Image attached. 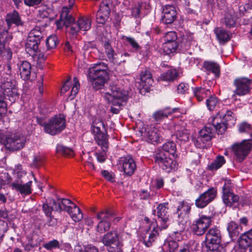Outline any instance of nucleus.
<instances>
[{"label": "nucleus", "instance_id": "a211bd4d", "mask_svg": "<svg viewBox=\"0 0 252 252\" xmlns=\"http://www.w3.org/2000/svg\"><path fill=\"white\" fill-rule=\"evenodd\" d=\"M96 218L101 220L97 225V231L101 233L108 231L110 228V213L109 210L98 213Z\"/></svg>", "mask_w": 252, "mask_h": 252}, {"label": "nucleus", "instance_id": "2f4dec72", "mask_svg": "<svg viewBox=\"0 0 252 252\" xmlns=\"http://www.w3.org/2000/svg\"><path fill=\"white\" fill-rule=\"evenodd\" d=\"M69 10L67 8H63L60 15V22L68 27L74 23L73 17L68 14Z\"/></svg>", "mask_w": 252, "mask_h": 252}, {"label": "nucleus", "instance_id": "4c0bfd02", "mask_svg": "<svg viewBox=\"0 0 252 252\" xmlns=\"http://www.w3.org/2000/svg\"><path fill=\"white\" fill-rule=\"evenodd\" d=\"M178 76V72L175 69H170L160 75V79L162 81H172Z\"/></svg>", "mask_w": 252, "mask_h": 252}, {"label": "nucleus", "instance_id": "2eb2a0df", "mask_svg": "<svg viewBox=\"0 0 252 252\" xmlns=\"http://www.w3.org/2000/svg\"><path fill=\"white\" fill-rule=\"evenodd\" d=\"M252 80L246 77H240L236 78L234 81V85L235 90L234 91V94L243 96L248 94L251 90Z\"/></svg>", "mask_w": 252, "mask_h": 252}, {"label": "nucleus", "instance_id": "bf43d9fd", "mask_svg": "<svg viewBox=\"0 0 252 252\" xmlns=\"http://www.w3.org/2000/svg\"><path fill=\"white\" fill-rule=\"evenodd\" d=\"M177 36L175 32H167L164 36L165 42H177Z\"/></svg>", "mask_w": 252, "mask_h": 252}, {"label": "nucleus", "instance_id": "423d86ee", "mask_svg": "<svg viewBox=\"0 0 252 252\" xmlns=\"http://www.w3.org/2000/svg\"><path fill=\"white\" fill-rule=\"evenodd\" d=\"M40 30V28L38 27L32 30L29 32L27 40L26 49L28 53L31 52L32 55H35L38 52V46L43 39V36Z\"/></svg>", "mask_w": 252, "mask_h": 252}, {"label": "nucleus", "instance_id": "052dcab7", "mask_svg": "<svg viewBox=\"0 0 252 252\" xmlns=\"http://www.w3.org/2000/svg\"><path fill=\"white\" fill-rule=\"evenodd\" d=\"M61 203L63 208V210L67 212H69V210L72 208V207L69 206V205L73 204L74 205V204L70 200L64 198H61Z\"/></svg>", "mask_w": 252, "mask_h": 252}, {"label": "nucleus", "instance_id": "412c9836", "mask_svg": "<svg viewBox=\"0 0 252 252\" xmlns=\"http://www.w3.org/2000/svg\"><path fill=\"white\" fill-rule=\"evenodd\" d=\"M177 12L174 6L166 5L162 9L161 21L166 24L172 23L176 18Z\"/></svg>", "mask_w": 252, "mask_h": 252}, {"label": "nucleus", "instance_id": "9d476101", "mask_svg": "<svg viewBox=\"0 0 252 252\" xmlns=\"http://www.w3.org/2000/svg\"><path fill=\"white\" fill-rule=\"evenodd\" d=\"M252 140H244L240 143H236L232 146V150L237 160L242 162L248 156L251 150Z\"/></svg>", "mask_w": 252, "mask_h": 252}, {"label": "nucleus", "instance_id": "ddd939ff", "mask_svg": "<svg viewBox=\"0 0 252 252\" xmlns=\"http://www.w3.org/2000/svg\"><path fill=\"white\" fill-rule=\"evenodd\" d=\"M118 166L120 170L126 176L132 175L136 167L135 162L130 156L120 158L118 160Z\"/></svg>", "mask_w": 252, "mask_h": 252}, {"label": "nucleus", "instance_id": "f8f14e48", "mask_svg": "<svg viewBox=\"0 0 252 252\" xmlns=\"http://www.w3.org/2000/svg\"><path fill=\"white\" fill-rule=\"evenodd\" d=\"M25 140L24 137L15 134L7 135L4 141L5 148L10 151L19 150L24 147Z\"/></svg>", "mask_w": 252, "mask_h": 252}, {"label": "nucleus", "instance_id": "0e129e2a", "mask_svg": "<svg viewBox=\"0 0 252 252\" xmlns=\"http://www.w3.org/2000/svg\"><path fill=\"white\" fill-rule=\"evenodd\" d=\"M102 151L100 153H96V156L98 161L100 162H104L106 159V152L109 148V146L105 150L103 149L102 146H100Z\"/></svg>", "mask_w": 252, "mask_h": 252}, {"label": "nucleus", "instance_id": "8fccbe9b", "mask_svg": "<svg viewBox=\"0 0 252 252\" xmlns=\"http://www.w3.org/2000/svg\"><path fill=\"white\" fill-rule=\"evenodd\" d=\"M58 43V39L55 35L49 36L46 40V44L48 50L55 48Z\"/></svg>", "mask_w": 252, "mask_h": 252}, {"label": "nucleus", "instance_id": "6e6d98bb", "mask_svg": "<svg viewBox=\"0 0 252 252\" xmlns=\"http://www.w3.org/2000/svg\"><path fill=\"white\" fill-rule=\"evenodd\" d=\"M109 34V33H106L105 35L103 34V36L102 37L101 39L103 46L106 49V53L108 55V56H109V55H110V43L108 36ZM108 57L109 59H110V58L109 57Z\"/></svg>", "mask_w": 252, "mask_h": 252}, {"label": "nucleus", "instance_id": "69168bd1", "mask_svg": "<svg viewBox=\"0 0 252 252\" xmlns=\"http://www.w3.org/2000/svg\"><path fill=\"white\" fill-rule=\"evenodd\" d=\"M42 211L47 217H51L53 211V207L49 206L48 203H44L42 205Z\"/></svg>", "mask_w": 252, "mask_h": 252}, {"label": "nucleus", "instance_id": "c9c22d12", "mask_svg": "<svg viewBox=\"0 0 252 252\" xmlns=\"http://www.w3.org/2000/svg\"><path fill=\"white\" fill-rule=\"evenodd\" d=\"M252 244V228L244 233L239 239V244L243 247H249Z\"/></svg>", "mask_w": 252, "mask_h": 252}, {"label": "nucleus", "instance_id": "603ef678", "mask_svg": "<svg viewBox=\"0 0 252 252\" xmlns=\"http://www.w3.org/2000/svg\"><path fill=\"white\" fill-rule=\"evenodd\" d=\"M124 39L126 42L130 45L133 51L137 52L141 49V46L136 41V40L133 37L129 36H125L124 37Z\"/></svg>", "mask_w": 252, "mask_h": 252}, {"label": "nucleus", "instance_id": "49530a36", "mask_svg": "<svg viewBox=\"0 0 252 252\" xmlns=\"http://www.w3.org/2000/svg\"><path fill=\"white\" fill-rule=\"evenodd\" d=\"M3 91H0V118L7 111V104Z\"/></svg>", "mask_w": 252, "mask_h": 252}, {"label": "nucleus", "instance_id": "f257e3e1", "mask_svg": "<svg viewBox=\"0 0 252 252\" xmlns=\"http://www.w3.org/2000/svg\"><path fill=\"white\" fill-rule=\"evenodd\" d=\"M168 154L174 158L177 157L176 146L173 141L165 143L161 149H158L154 156L155 161L163 170L167 172L174 170L177 166V162L169 157Z\"/></svg>", "mask_w": 252, "mask_h": 252}, {"label": "nucleus", "instance_id": "aec40b11", "mask_svg": "<svg viewBox=\"0 0 252 252\" xmlns=\"http://www.w3.org/2000/svg\"><path fill=\"white\" fill-rule=\"evenodd\" d=\"M5 21L7 26V29L6 30L10 29L12 25L16 27L23 26L24 22L22 20L20 14L15 10L6 14L5 17Z\"/></svg>", "mask_w": 252, "mask_h": 252}, {"label": "nucleus", "instance_id": "864d4df0", "mask_svg": "<svg viewBox=\"0 0 252 252\" xmlns=\"http://www.w3.org/2000/svg\"><path fill=\"white\" fill-rule=\"evenodd\" d=\"M3 94L4 96L6 95L8 97H9V99L13 102L15 100V99L18 97V93L17 87H15L11 90H6V92H3Z\"/></svg>", "mask_w": 252, "mask_h": 252}, {"label": "nucleus", "instance_id": "f704fd0d", "mask_svg": "<svg viewBox=\"0 0 252 252\" xmlns=\"http://www.w3.org/2000/svg\"><path fill=\"white\" fill-rule=\"evenodd\" d=\"M194 42L193 34L191 33H186L182 36L180 46L184 49L188 50Z\"/></svg>", "mask_w": 252, "mask_h": 252}, {"label": "nucleus", "instance_id": "39448f33", "mask_svg": "<svg viewBox=\"0 0 252 252\" xmlns=\"http://www.w3.org/2000/svg\"><path fill=\"white\" fill-rule=\"evenodd\" d=\"M233 115V113L231 111H227L224 113L222 110H218L216 116H213L209 118V123L216 128V131L218 134H222L226 129L227 126L226 124L223 122L221 117L223 116V118L225 121H232L231 123L233 124L235 120Z\"/></svg>", "mask_w": 252, "mask_h": 252}, {"label": "nucleus", "instance_id": "338daca9", "mask_svg": "<svg viewBox=\"0 0 252 252\" xmlns=\"http://www.w3.org/2000/svg\"><path fill=\"white\" fill-rule=\"evenodd\" d=\"M232 186L230 181L226 180L225 181V183L222 187V192L223 194H227L230 192H232Z\"/></svg>", "mask_w": 252, "mask_h": 252}, {"label": "nucleus", "instance_id": "3c124183", "mask_svg": "<svg viewBox=\"0 0 252 252\" xmlns=\"http://www.w3.org/2000/svg\"><path fill=\"white\" fill-rule=\"evenodd\" d=\"M61 246L59 241L54 239L43 245V247L48 251H52L54 249H60Z\"/></svg>", "mask_w": 252, "mask_h": 252}, {"label": "nucleus", "instance_id": "a19ab883", "mask_svg": "<svg viewBox=\"0 0 252 252\" xmlns=\"http://www.w3.org/2000/svg\"><path fill=\"white\" fill-rule=\"evenodd\" d=\"M225 162V161L223 156H218L216 159L208 165V168L212 171L217 170L221 167Z\"/></svg>", "mask_w": 252, "mask_h": 252}, {"label": "nucleus", "instance_id": "b1692460", "mask_svg": "<svg viewBox=\"0 0 252 252\" xmlns=\"http://www.w3.org/2000/svg\"><path fill=\"white\" fill-rule=\"evenodd\" d=\"M175 130L176 138L178 140L184 142L189 141L190 137V132L184 125H176Z\"/></svg>", "mask_w": 252, "mask_h": 252}, {"label": "nucleus", "instance_id": "20e7f679", "mask_svg": "<svg viewBox=\"0 0 252 252\" xmlns=\"http://www.w3.org/2000/svg\"><path fill=\"white\" fill-rule=\"evenodd\" d=\"M221 236L220 230L216 227L210 228L206 232L202 247L206 252H219L220 247Z\"/></svg>", "mask_w": 252, "mask_h": 252}, {"label": "nucleus", "instance_id": "7ed1b4c3", "mask_svg": "<svg viewBox=\"0 0 252 252\" xmlns=\"http://www.w3.org/2000/svg\"><path fill=\"white\" fill-rule=\"evenodd\" d=\"M108 67L104 63L96 64L88 70V78L93 88L101 89L109 79Z\"/></svg>", "mask_w": 252, "mask_h": 252}, {"label": "nucleus", "instance_id": "09e8293b", "mask_svg": "<svg viewBox=\"0 0 252 252\" xmlns=\"http://www.w3.org/2000/svg\"><path fill=\"white\" fill-rule=\"evenodd\" d=\"M78 26L80 28V30L87 31L91 28V22L87 18L82 17L77 21Z\"/></svg>", "mask_w": 252, "mask_h": 252}, {"label": "nucleus", "instance_id": "de8ad7c7", "mask_svg": "<svg viewBox=\"0 0 252 252\" xmlns=\"http://www.w3.org/2000/svg\"><path fill=\"white\" fill-rule=\"evenodd\" d=\"M56 152L65 156H72L73 155V151L71 149L64 147L62 145L58 144L57 146Z\"/></svg>", "mask_w": 252, "mask_h": 252}, {"label": "nucleus", "instance_id": "6ab92c4d", "mask_svg": "<svg viewBox=\"0 0 252 252\" xmlns=\"http://www.w3.org/2000/svg\"><path fill=\"white\" fill-rule=\"evenodd\" d=\"M110 0H103L100 5L99 10L96 15V19L97 23L104 24L109 17L110 9L109 4Z\"/></svg>", "mask_w": 252, "mask_h": 252}, {"label": "nucleus", "instance_id": "a18cd8bd", "mask_svg": "<svg viewBox=\"0 0 252 252\" xmlns=\"http://www.w3.org/2000/svg\"><path fill=\"white\" fill-rule=\"evenodd\" d=\"M180 228L175 231L169 238L177 242L181 241L183 239V233L185 230V227L183 224H179Z\"/></svg>", "mask_w": 252, "mask_h": 252}, {"label": "nucleus", "instance_id": "e433bc0d", "mask_svg": "<svg viewBox=\"0 0 252 252\" xmlns=\"http://www.w3.org/2000/svg\"><path fill=\"white\" fill-rule=\"evenodd\" d=\"M222 198L224 203L228 206H231L235 203H237L239 200V196L233 192L222 194Z\"/></svg>", "mask_w": 252, "mask_h": 252}, {"label": "nucleus", "instance_id": "4d7b16f0", "mask_svg": "<svg viewBox=\"0 0 252 252\" xmlns=\"http://www.w3.org/2000/svg\"><path fill=\"white\" fill-rule=\"evenodd\" d=\"M74 85L70 92V99H73L76 95L78 94L80 84L77 77L73 78Z\"/></svg>", "mask_w": 252, "mask_h": 252}, {"label": "nucleus", "instance_id": "774afa93", "mask_svg": "<svg viewBox=\"0 0 252 252\" xmlns=\"http://www.w3.org/2000/svg\"><path fill=\"white\" fill-rule=\"evenodd\" d=\"M79 252H98V249L94 246L88 245L84 249H81Z\"/></svg>", "mask_w": 252, "mask_h": 252}, {"label": "nucleus", "instance_id": "cd10ccee", "mask_svg": "<svg viewBox=\"0 0 252 252\" xmlns=\"http://www.w3.org/2000/svg\"><path fill=\"white\" fill-rule=\"evenodd\" d=\"M194 96L198 101H202L207 96L211 94V90L204 87H196L192 88Z\"/></svg>", "mask_w": 252, "mask_h": 252}, {"label": "nucleus", "instance_id": "5701e85b", "mask_svg": "<svg viewBox=\"0 0 252 252\" xmlns=\"http://www.w3.org/2000/svg\"><path fill=\"white\" fill-rule=\"evenodd\" d=\"M21 180H16L12 184L13 189L19 191L22 195H29L32 193L31 185L32 181H29L25 184Z\"/></svg>", "mask_w": 252, "mask_h": 252}, {"label": "nucleus", "instance_id": "4468645a", "mask_svg": "<svg viewBox=\"0 0 252 252\" xmlns=\"http://www.w3.org/2000/svg\"><path fill=\"white\" fill-rule=\"evenodd\" d=\"M168 204L167 203H160L157 207V211L154 210L153 214H156L158 218L161 229H166L169 224Z\"/></svg>", "mask_w": 252, "mask_h": 252}, {"label": "nucleus", "instance_id": "6e6552de", "mask_svg": "<svg viewBox=\"0 0 252 252\" xmlns=\"http://www.w3.org/2000/svg\"><path fill=\"white\" fill-rule=\"evenodd\" d=\"M101 128H104L103 123L98 120H95L92 126V132L94 134L96 142L105 150L109 145L108 135L101 132Z\"/></svg>", "mask_w": 252, "mask_h": 252}, {"label": "nucleus", "instance_id": "c85d7f7f", "mask_svg": "<svg viewBox=\"0 0 252 252\" xmlns=\"http://www.w3.org/2000/svg\"><path fill=\"white\" fill-rule=\"evenodd\" d=\"M178 110V108H174L172 109L166 108L164 109L159 110L154 113L153 118L157 122H160L167 118L169 115L172 114L173 113L177 112Z\"/></svg>", "mask_w": 252, "mask_h": 252}, {"label": "nucleus", "instance_id": "79ce46f5", "mask_svg": "<svg viewBox=\"0 0 252 252\" xmlns=\"http://www.w3.org/2000/svg\"><path fill=\"white\" fill-rule=\"evenodd\" d=\"M178 246L177 241L168 237L165 241L162 249L163 250L168 249L169 252H173L176 250Z\"/></svg>", "mask_w": 252, "mask_h": 252}, {"label": "nucleus", "instance_id": "473e14b6", "mask_svg": "<svg viewBox=\"0 0 252 252\" xmlns=\"http://www.w3.org/2000/svg\"><path fill=\"white\" fill-rule=\"evenodd\" d=\"M214 32L219 42L221 44L225 43L228 41L231 38L230 34L227 31L220 28H215L214 29Z\"/></svg>", "mask_w": 252, "mask_h": 252}, {"label": "nucleus", "instance_id": "9b49d317", "mask_svg": "<svg viewBox=\"0 0 252 252\" xmlns=\"http://www.w3.org/2000/svg\"><path fill=\"white\" fill-rule=\"evenodd\" d=\"M163 129L162 127H155L147 126L140 130L141 135L151 142H159L163 134Z\"/></svg>", "mask_w": 252, "mask_h": 252}, {"label": "nucleus", "instance_id": "13d9d810", "mask_svg": "<svg viewBox=\"0 0 252 252\" xmlns=\"http://www.w3.org/2000/svg\"><path fill=\"white\" fill-rule=\"evenodd\" d=\"M239 131L240 133H248L252 129V126L246 122H243L238 125Z\"/></svg>", "mask_w": 252, "mask_h": 252}, {"label": "nucleus", "instance_id": "4be33fe9", "mask_svg": "<svg viewBox=\"0 0 252 252\" xmlns=\"http://www.w3.org/2000/svg\"><path fill=\"white\" fill-rule=\"evenodd\" d=\"M208 124V126H206L200 130L199 132V135L196 140L197 142L202 141L204 143L205 141H209L211 140L213 137L215 130H216V128H214V126L212 124H209V122Z\"/></svg>", "mask_w": 252, "mask_h": 252}, {"label": "nucleus", "instance_id": "dca6fc26", "mask_svg": "<svg viewBox=\"0 0 252 252\" xmlns=\"http://www.w3.org/2000/svg\"><path fill=\"white\" fill-rule=\"evenodd\" d=\"M217 193V190L214 188H209L196 199L195 206L199 208H204L215 199Z\"/></svg>", "mask_w": 252, "mask_h": 252}, {"label": "nucleus", "instance_id": "37998d69", "mask_svg": "<svg viewBox=\"0 0 252 252\" xmlns=\"http://www.w3.org/2000/svg\"><path fill=\"white\" fill-rule=\"evenodd\" d=\"M178 46L177 42H164L163 44V50L165 54H170L175 52Z\"/></svg>", "mask_w": 252, "mask_h": 252}, {"label": "nucleus", "instance_id": "a878e982", "mask_svg": "<svg viewBox=\"0 0 252 252\" xmlns=\"http://www.w3.org/2000/svg\"><path fill=\"white\" fill-rule=\"evenodd\" d=\"M140 85L142 88L148 89L153 83L152 74L149 70L146 69L142 71L140 75Z\"/></svg>", "mask_w": 252, "mask_h": 252}, {"label": "nucleus", "instance_id": "c756f323", "mask_svg": "<svg viewBox=\"0 0 252 252\" xmlns=\"http://www.w3.org/2000/svg\"><path fill=\"white\" fill-rule=\"evenodd\" d=\"M190 208V206L187 202H181L178 206L176 214L179 219H183L189 214Z\"/></svg>", "mask_w": 252, "mask_h": 252}, {"label": "nucleus", "instance_id": "72a5a7b5", "mask_svg": "<svg viewBox=\"0 0 252 252\" xmlns=\"http://www.w3.org/2000/svg\"><path fill=\"white\" fill-rule=\"evenodd\" d=\"M12 39V34L7 30L0 32V56L3 53L5 44Z\"/></svg>", "mask_w": 252, "mask_h": 252}, {"label": "nucleus", "instance_id": "f03ea898", "mask_svg": "<svg viewBox=\"0 0 252 252\" xmlns=\"http://www.w3.org/2000/svg\"><path fill=\"white\" fill-rule=\"evenodd\" d=\"M112 77L111 75V104L116 107L111 106V113L118 114L129 97V89L123 85V80Z\"/></svg>", "mask_w": 252, "mask_h": 252}, {"label": "nucleus", "instance_id": "1a4fd4ad", "mask_svg": "<svg viewBox=\"0 0 252 252\" xmlns=\"http://www.w3.org/2000/svg\"><path fill=\"white\" fill-rule=\"evenodd\" d=\"M212 222L211 217L201 216L193 221L191 226L192 232L198 236L203 235L211 226Z\"/></svg>", "mask_w": 252, "mask_h": 252}, {"label": "nucleus", "instance_id": "0eeeda50", "mask_svg": "<svg viewBox=\"0 0 252 252\" xmlns=\"http://www.w3.org/2000/svg\"><path fill=\"white\" fill-rule=\"evenodd\" d=\"M66 126V120L63 115L52 117L45 126V132L52 135L61 132Z\"/></svg>", "mask_w": 252, "mask_h": 252}, {"label": "nucleus", "instance_id": "680f3d73", "mask_svg": "<svg viewBox=\"0 0 252 252\" xmlns=\"http://www.w3.org/2000/svg\"><path fill=\"white\" fill-rule=\"evenodd\" d=\"M54 211L61 212L63 211V208L61 203V198H59L57 200H53L52 206Z\"/></svg>", "mask_w": 252, "mask_h": 252}, {"label": "nucleus", "instance_id": "c03bdc74", "mask_svg": "<svg viewBox=\"0 0 252 252\" xmlns=\"http://www.w3.org/2000/svg\"><path fill=\"white\" fill-rule=\"evenodd\" d=\"M116 238L111 239V252H120L122 244L119 240V235L114 233Z\"/></svg>", "mask_w": 252, "mask_h": 252}, {"label": "nucleus", "instance_id": "ea45409f", "mask_svg": "<svg viewBox=\"0 0 252 252\" xmlns=\"http://www.w3.org/2000/svg\"><path fill=\"white\" fill-rule=\"evenodd\" d=\"M206 104L209 110H213L217 107H220L222 105L220 101L219 100L218 98L213 96H211L206 100Z\"/></svg>", "mask_w": 252, "mask_h": 252}, {"label": "nucleus", "instance_id": "393cba45", "mask_svg": "<svg viewBox=\"0 0 252 252\" xmlns=\"http://www.w3.org/2000/svg\"><path fill=\"white\" fill-rule=\"evenodd\" d=\"M21 77L24 80H29L31 73V65L27 61H24L17 64Z\"/></svg>", "mask_w": 252, "mask_h": 252}, {"label": "nucleus", "instance_id": "e2e57ef3", "mask_svg": "<svg viewBox=\"0 0 252 252\" xmlns=\"http://www.w3.org/2000/svg\"><path fill=\"white\" fill-rule=\"evenodd\" d=\"M224 23L226 26L229 28L233 27L235 25V21L231 15H227L224 18Z\"/></svg>", "mask_w": 252, "mask_h": 252}, {"label": "nucleus", "instance_id": "bb28decb", "mask_svg": "<svg viewBox=\"0 0 252 252\" xmlns=\"http://www.w3.org/2000/svg\"><path fill=\"white\" fill-rule=\"evenodd\" d=\"M227 230L232 240H235L242 231V227L234 221H231L227 224Z\"/></svg>", "mask_w": 252, "mask_h": 252}, {"label": "nucleus", "instance_id": "58836bf2", "mask_svg": "<svg viewBox=\"0 0 252 252\" xmlns=\"http://www.w3.org/2000/svg\"><path fill=\"white\" fill-rule=\"evenodd\" d=\"M67 213L69 214L73 220L76 222L79 221L83 219V214L81 210L76 204H74L73 207L69 210V212H67Z\"/></svg>", "mask_w": 252, "mask_h": 252}, {"label": "nucleus", "instance_id": "5fc2aeb1", "mask_svg": "<svg viewBox=\"0 0 252 252\" xmlns=\"http://www.w3.org/2000/svg\"><path fill=\"white\" fill-rule=\"evenodd\" d=\"M16 82L15 80L4 82L0 87V91L6 92V90H11L16 87Z\"/></svg>", "mask_w": 252, "mask_h": 252}, {"label": "nucleus", "instance_id": "f3484780", "mask_svg": "<svg viewBox=\"0 0 252 252\" xmlns=\"http://www.w3.org/2000/svg\"><path fill=\"white\" fill-rule=\"evenodd\" d=\"M160 225L158 226L157 222L151 224L149 230L146 232L143 238V243L147 247H151L158 239L159 235V231L162 230Z\"/></svg>", "mask_w": 252, "mask_h": 252}, {"label": "nucleus", "instance_id": "7c9ffc66", "mask_svg": "<svg viewBox=\"0 0 252 252\" xmlns=\"http://www.w3.org/2000/svg\"><path fill=\"white\" fill-rule=\"evenodd\" d=\"M203 67L206 71L212 72L217 77L219 76L220 68L217 63L212 61H205Z\"/></svg>", "mask_w": 252, "mask_h": 252}]
</instances>
